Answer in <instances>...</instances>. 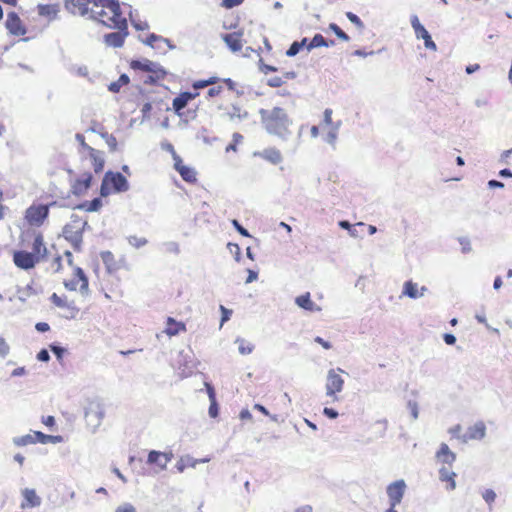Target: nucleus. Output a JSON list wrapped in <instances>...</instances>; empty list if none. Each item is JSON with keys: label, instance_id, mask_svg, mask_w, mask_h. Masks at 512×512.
Masks as SVG:
<instances>
[{"label": "nucleus", "instance_id": "obj_1", "mask_svg": "<svg viewBox=\"0 0 512 512\" xmlns=\"http://www.w3.org/2000/svg\"><path fill=\"white\" fill-rule=\"evenodd\" d=\"M259 115L261 124L269 135L276 136L283 141L290 139L293 121L283 108L273 107L270 110L261 108Z\"/></svg>", "mask_w": 512, "mask_h": 512}, {"label": "nucleus", "instance_id": "obj_2", "mask_svg": "<svg viewBox=\"0 0 512 512\" xmlns=\"http://www.w3.org/2000/svg\"><path fill=\"white\" fill-rule=\"evenodd\" d=\"M110 11L112 12V16L109 17L108 21L111 23L105 20H101V23L109 28H115L118 31L105 34L104 42L110 47L120 48L123 46L125 38L128 36L127 20L122 16L119 1L110 2Z\"/></svg>", "mask_w": 512, "mask_h": 512}, {"label": "nucleus", "instance_id": "obj_3", "mask_svg": "<svg viewBox=\"0 0 512 512\" xmlns=\"http://www.w3.org/2000/svg\"><path fill=\"white\" fill-rule=\"evenodd\" d=\"M340 373H344L341 368L330 369L327 372L325 384L326 396L331 397L333 401L338 400L336 394L341 392L344 387V379L341 377Z\"/></svg>", "mask_w": 512, "mask_h": 512}, {"label": "nucleus", "instance_id": "obj_4", "mask_svg": "<svg viewBox=\"0 0 512 512\" xmlns=\"http://www.w3.org/2000/svg\"><path fill=\"white\" fill-rule=\"evenodd\" d=\"M104 415V407L98 401L90 402L89 405L85 408V420L87 425L92 428V432H95L101 425Z\"/></svg>", "mask_w": 512, "mask_h": 512}, {"label": "nucleus", "instance_id": "obj_5", "mask_svg": "<svg viewBox=\"0 0 512 512\" xmlns=\"http://www.w3.org/2000/svg\"><path fill=\"white\" fill-rule=\"evenodd\" d=\"M74 276L75 279L64 281V286L66 289L70 291H76L77 290V284L78 281L81 282L79 292L83 296H87L89 294V282L88 277L86 276L84 270L80 267H76L74 269Z\"/></svg>", "mask_w": 512, "mask_h": 512}, {"label": "nucleus", "instance_id": "obj_6", "mask_svg": "<svg viewBox=\"0 0 512 512\" xmlns=\"http://www.w3.org/2000/svg\"><path fill=\"white\" fill-rule=\"evenodd\" d=\"M39 261V256L25 250H17L13 253L14 264L23 270L34 268Z\"/></svg>", "mask_w": 512, "mask_h": 512}, {"label": "nucleus", "instance_id": "obj_7", "mask_svg": "<svg viewBox=\"0 0 512 512\" xmlns=\"http://www.w3.org/2000/svg\"><path fill=\"white\" fill-rule=\"evenodd\" d=\"M406 487V483L402 479L387 486L386 492L389 499V507L396 508L401 503Z\"/></svg>", "mask_w": 512, "mask_h": 512}, {"label": "nucleus", "instance_id": "obj_8", "mask_svg": "<svg viewBox=\"0 0 512 512\" xmlns=\"http://www.w3.org/2000/svg\"><path fill=\"white\" fill-rule=\"evenodd\" d=\"M84 228L68 223L63 227L62 235L69 241L75 251H80Z\"/></svg>", "mask_w": 512, "mask_h": 512}, {"label": "nucleus", "instance_id": "obj_9", "mask_svg": "<svg viewBox=\"0 0 512 512\" xmlns=\"http://www.w3.org/2000/svg\"><path fill=\"white\" fill-rule=\"evenodd\" d=\"M130 66L134 70L149 72L157 75V77H165L167 74L166 70L159 63L145 58L132 60Z\"/></svg>", "mask_w": 512, "mask_h": 512}, {"label": "nucleus", "instance_id": "obj_10", "mask_svg": "<svg viewBox=\"0 0 512 512\" xmlns=\"http://www.w3.org/2000/svg\"><path fill=\"white\" fill-rule=\"evenodd\" d=\"M411 26L414 29L415 35L417 39H423L425 48L429 50L436 51L437 46L433 41L430 33L426 30V28L420 23L417 15H412L410 18Z\"/></svg>", "mask_w": 512, "mask_h": 512}, {"label": "nucleus", "instance_id": "obj_11", "mask_svg": "<svg viewBox=\"0 0 512 512\" xmlns=\"http://www.w3.org/2000/svg\"><path fill=\"white\" fill-rule=\"evenodd\" d=\"M104 176L110 185L113 193H123L129 190L130 185L127 178L121 172L107 171Z\"/></svg>", "mask_w": 512, "mask_h": 512}, {"label": "nucleus", "instance_id": "obj_12", "mask_svg": "<svg viewBox=\"0 0 512 512\" xmlns=\"http://www.w3.org/2000/svg\"><path fill=\"white\" fill-rule=\"evenodd\" d=\"M49 215L46 205L31 206L26 210V219L31 225L40 226Z\"/></svg>", "mask_w": 512, "mask_h": 512}, {"label": "nucleus", "instance_id": "obj_13", "mask_svg": "<svg viewBox=\"0 0 512 512\" xmlns=\"http://www.w3.org/2000/svg\"><path fill=\"white\" fill-rule=\"evenodd\" d=\"M5 26L7 30L15 36H23L27 32L16 12H9L7 14Z\"/></svg>", "mask_w": 512, "mask_h": 512}, {"label": "nucleus", "instance_id": "obj_14", "mask_svg": "<svg viewBox=\"0 0 512 512\" xmlns=\"http://www.w3.org/2000/svg\"><path fill=\"white\" fill-rule=\"evenodd\" d=\"M486 436V426L483 421L476 422L468 427L465 434L461 436V441L467 443L470 440H482Z\"/></svg>", "mask_w": 512, "mask_h": 512}, {"label": "nucleus", "instance_id": "obj_15", "mask_svg": "<svg viewBox=\"0 0 512 512\" xmlns=\"http://www.w3.org/2000/svg\"><path fill=\"white\" fill-rule=\"evenodd\" d=\"M93 175L90 172H86L82 178H77L71 184V192L75 196H83L87 190L91 187Z\"/></svg>", "mask_w": 512, "mask_h": 512}, {"label": "nucleus", "instance_id": "obj_16", "mask_svg": "<svg viewBox=\"0 0 512 512\" xmlns=\"http://www.w3.org/2000/svg\"><path fill=\"white\" fill-rule=\"evenodd\" d=\"M199 94L197 92H189L185 91L180 93L177 97L173 99L172 107L174 112L179 116H183L182 110L188 105V103L196 98Z\"/></svg>", "mask_w": 512, "mask_h": 512}, {"label": "nucleus", "instance_id": "obj_17", "mask_svg": "<svg viewBox=\"0 0 512 512\" xmlns=\"http://www.w3.org/2000/svg\"><path fill=\"white\" fill-rule=\"evenodd\" d=\"M22 496L24 500L21 503V507L23 509L39 507L42 503L41 498L36 494V491L34 489H23Z\"/></svg>", "mask_w": 512, "mask_h": 512}, {"label": "nucleus", "instance_id": "obj_18", "mask_svg": "<svg viewBox=\"0 0 512 512\" xmlns=\"http://www.w3.org/2000/svg\"><path fill=\"white\" fill-rule=\"evenodd\" d=\"M435 458L438 462L451 466L456 460V454L450 450L446 443H441Z\"/></svg>", "mask_w": 512, "mask_h": 512}, {"label": "nucleus", "instance_id": "obj_19", "mask_svg": "<svg viewBox=\"0 0 512 512\" xmlns=\"http://www.w3.org/2000/svg\"><path fill=\"white\" fill-rule=\"evenodd\" d=\"M223 117L227 118L230 122L236 123L246 120L249 117V113L238 105H232L231 108L223 114Z\"/></svg>", "mask_w": 512, "mask_h": 512}, {"label": "nucleus", "instance_id": "obj_20", "mask_svg": "<svg viewBox=\"0 0 512 512\" xmlns=\"http://www.w3.org/2000/svg\"><path fill=\"white\" fill-rule=\"evenodd\" d=\"M254 155H258L274 165L281 163L283 160L280 151L276 148H267L262 152L255 153Z\"/></svg>", "mask_w": 512, "mask_h": 512}, {"label": "nucleus", "instance_id": "obj_21", "mask_svg": "<svg viewBox=\"0 0 512 512\" xmlns=\"http://www.w3.org/2000/svg\"><path fill=\"white\" fill-rule=\"evenodd\" d=\"M89 157L92 161V165H93V168H94V171L96 173H99L103 170L104 168V164H105V159H104V156H103V152L102 151H99L97 149H94V148H89Z\"/></svg>", "mask_w": 512, "mask_h": 512}, {"label": "nucleus", "instance_id": "obj_22", "mask_svg": "<svg viewBox=\"0 0 512 512\" xmlns=\"http://www.w3.org/2000/svg\"><path fill=\"white\" fill-rule=\"evenodd\" d=\"M438 472H439V480L442 482L448 483L447 489L451 490V491L455 490V488H456L455 477L457 476V474L453 471H450L445 466L441 467Z\"/></svg>", "mask_w": 512, "mask_h": 512}, {"label": "nucleus", "instance_id": "obj_23", "mask_svg": "<svg viewBox=\"0 0 512 512\" xmlns=\"http://www.w3.org/2000/svg\"><path fill=\"white\" fill-rule=\"evenodd\" d=\"M295 303L302 309L306 311H319L320 307L316 306V304L311 300L310 293L307 292L303 295L296 297Z\"/></svg>", "mask_w": 512, "mask_h": 512}, {"label": "nucleus", "instance_id": "obj_24", "mask_svg": "<svg viewBox=\"0 0 512 512\" xmlns=\"http://www.w3.org/2000/svg\"><path fill=\"white\" fill-rule=\"evenodd\" d=\"M224 42L233 52L240 51L242 48V43L240 39V34L238 33H228L222 36Z\"/></svg>", "mask_w": 512, "mask_h": 512}, {"label": "nucleus", "instance_id": "obj_25", "mask_svg": "<svg viewBox=\"0 0 512 512\" xmlns=\"http://www.w3.org/2000/svg\"><path fill=\"white\" fill-rule=\"evenodd\" d=\"M402 295L411 299L423 297V293H419L418 291L417 283H414L412 280H408L404 283Z\"/></svg>", "mask_w": 512, "mask_h": 512}, {"label": "nucleus", "instance_id": "obj_26", "mask_svg": "<svg viewBox=\"0 0 512 512\" xmlns=\"http://www.w3.org/2000/svg\"><path fill=\"white\" fill-rule=\"evenodd\" d=\"M167 328L165 330V332L169 335V336H175L177 334H179L181 331H185L186 330V327H185V324L182 323V322H177L175 321L173 318L169 317L168 320H167Z\"/></svg>", "mask_w": 512, "mask_h": 512}, {"label": "nucleus", "instance_id": "obj_27", "mask_svg": "<svg viewBox=\"0 0 512 512\" xmlns=\"http://www.w3.org/2000/svg\"><path fill=\"white\" fill-rule=\"evenodd\" d=\"M32 252L35 255L39 256V258H44L47 254V249L44 245L43 236L41 234L37 235L34 239L33 246H32Z\"/></svg>", "mask_w": 512, "mask_h": 512}, {"label": "nucleus", "instance_id": "obj_28", "mask_svg": "<svg viewBox=\"0 0 512 512\" xmlns=\"http://www.w3.org/2000/svg\"><path fill=\"white\" fill-rule=\"evenodd\" d=\"M197 464V459H194L190 455H185L182 456L176 463V469L178 470V472L182 473L187 467L195 468Z\"/></svg>", "mask_w": 512, "mask_h": 512}, {"label": "nucleus", "instance_id": "obj_29", "mask_svg": "<svg viewBox=\"0 0 512 512\" xmlns=\"http://www.w3.org/2000/svg\"><path fill=\"white\" fill-rule=\"evenodd\" d=\"M164 453L156 450H151L148 453L147 463L149 465L155 464L160 469L165 470V462H163Z\"/></svg>", "mask_w": 512, "mask_h": 512}, {"label": "nucleus", "instance_id": "obj_30", "mask_svg": "<svg viewBox=\"0 0 512 512\" xmlns=\"http://www.w3.org/2000/svg\"><path fill=\"white\" fill-rule=\"evenodd\" d=\"M181 178L189 183H193L196 181V172L193 168L188 166H181L177 171Z\"/></svg>", "mask_w": 512, "mask_h": 512}, {"label": "nucleus", "instance_id": "obj_31", "mask_svg": "<svg viewBox=\"0 0 512 512\" xmlns=\"http://www.w3.org/2000/svg\"><path fill=\"white\" fill-rule=\"evenodd\" d=\"M130 79L127 74H121L117 81L111 82L108 90L113 93H118L122 86L127 85Z\"/></svg>", "mask_w": 512, "mask_h": 512}, {"label": "nucleus", "instance_id": "obj_32", "mask_svg": "<svg viewBox=\"0 0 512 512\" xmlns=\"http://www.w3.org/2000/svg\"><path fill=\"white\" fill-rule=\"evenodd\" d=\"M50 300L51 302L59 307V308H68V309H73L75 310V306H74V302H68L65 298H62L60 296H58L56 293H53L51 296H50Z\"/></svg>", "mask_w": 512, "mask_h": 512}, {"label": "nucleus", "instance_id": "obj_33", "mask_svg": "<svg viewBox=\"0 0 512 512\" xmlns=\"http://www.w3.org/2000/svg\"><path fill=\"white\" fill-rule=\"evenodd\" d=\"M12 442L15 446L22 447L30 444H35L36 440L33 434H26L23 436H17L12 439Z\"/></svg>", "mask_w": 512, "mask_h": 512}, {"label": "nucleus", "instance_id": "obj_34", "mask_svg": "<svg viewBox=\"0 0 512 512\" xmlns=\"http://www.w3.org/2000/svg\"><path fill=\"white\" fill-rule=\"evenodd\" d=\"M38 13L41 16L55 17L58 13V7L56 5L39 4Z\"/></svg>", "mask_w": 512, "mask_h": 512}, {"label": "nucleus", "instance_id": "obj_35", "mask_svg": "<svg viewBox=\"0 0 512 512\" xmlns=\"http://www.w3.org/2000/svg\"><path fill=\"white\" fill-rule=\"evenodd\" d=\"M235 343L238 344L239 353L242 355L251 354L254 350V345L247 342L243 338H240V337L236 338Z\"/></svg>", "mask_w": 512, "mask_h": 512}, {"label": "nucleus", "instance_id": "obj_36", "mask_svg": "<svg viewBox=\"0 0 512 512\" xmlns=\"http://www.w3.org/2000/svg\"><path fill=\"white\" fill-rule=\"evenodd\" d=\"M35 293L36 291L34 290L33 286L28 284L25 287L18 289L17 297L21 302H25L29 297H31Z\"/></svg>", "mask_w": 512, "mask_h": 512}, {"label": "nucleus", "instance_id": "obj_37", "mask_svg": "<svg viewBox=\"0 0 512 512\" xmlns=\"http://www.w3.org/2000/svg\"><path fill=\"white\" fill-rule=\"evenodd\" d=\"M326 45V39L321 34H315L309 44L307 45V50L311 51L317 47H324Z\"/></svg>", "mask_w": 512, "mask_h": 512}, {"label": "nucleus", "instance_id": "obj_38", "mask_svg": "<svg viewBox=\"0 0 512 512\" xmlns=\"http://www.w3.org/2000/svg\"><path fill=\"white\" fill-rule=\"evenodd\" d=\"M329 30H331L342 41L347 42L350 40L349 35L344 32L336 23H330Z\"/></svg>", "mask_w": 512, "mask_h": 512}, {"label": "nucleus", "instance_id": "obj_39", "mask_svg": "<svg viewBox=\"0 0 512 512\" xmlns=\"http://www.w3.org/2000/svg\"><path fill=\"white\" fill-rule=\"evenodd\" d=\"M101 137L105 140L107 143L109 149L111 152H115L117 150V140L116 138L107 132L100 133Z\"/></svg>", "mask_w": 512, "mask_h": 512}, {"label": "nucleus", "instance_id": "obj_40", "mask_svg": "<svg viewBox=\"0 0 512 512\" xmlns=\"http://www.w3.org/2000/svg\"><path fill=\"white\" fill-rule=\"evenodd\" d=\"M128 243L135 248H141L145 246L148 241L144 237H137L133 235L128 237Z\"/></svg>", "mask_w": 512, "mask_h": 512}, {"label": "nucleus", "instance_id": "obj_41", "mask_svg": "<svg viewBox=\"0 0 512 512\" xmlns=\"http://www.w3.org/2000/svg\"><path fill=\"white\" fill-rule=\"evenodd\" d=\"M101 259L103 263L106 265V267L110 270L111 267L114 265V255L110 251H102L100 253Z\"/></svg>", "mask_w": 512, "mask_h": 512}, {"label": "nucleus", "instance_id": "obj_42", "mask_svg": "<svg viewBox=\"0 0 512 512\" xmlns=\"http://www.w3.org/2000/svg\"><path fill=\"white\" fill-rule=\"evenodd\" d=\"M341 125V122H337L334 127L328 132L327 136H326V141L327 143L331 144V145H334L335 142H336V139H337V133H338V129Z\"/></svg>", "mask_w": 512, "mask_h": 512}, {"label": "nucleus", "instance_id": "obj_43", "mask_svg": "<svg viewBox=\"0 0 512 512\" xmlns=\"http://www.w3.org/2000/svg\"><path fill=\"white\" fill-rule=\"evenodd\" d=\"M347 19L353 23L359 30L364 29L363 21L353 12H346Z\"/></svg>", "mask_w": 512, "mask_h": 512}, {"label": "nucleus", "instance_id": "obj_44", "mask_svg": "<svg viewBox=\"0 0 512 512\" xmlns=\"http://www.w3.org/2000/svg\"><path fill=\"white\" fill-rule=\"evenodd\" d=\"M103 203L100 197H96L89 201V205L86 208L87 212H97L101 207Z\"/></svg>", "mask_w": 512, "mask_h": 512}, {"label": "nucleus", "instance_id": "obj_45", "mask_svg": "<svg viewBox=\"0 0 512 512\" xmlns=\"http://www.w3.org/2000/svg\"><path fill=\"white\" fill-rule=\"evenodd\" d=\"M50 350L56 356L57 360H61L66 352V349L56 343L50 345Z\"/></svg>", "mask_w": 512, "mask_h": 512}, {"label": "nucleus", "instance_id": "obj_46", "mask_svg": "<svg viewBox=\"0 0 512 512\" xmlns=\"http://www.w3.org/2000/svg\"><path fill=\"white\" fill-rule=\"evenodd\" d=\"M111 193H113V190L111 189L110 185L108 184V181H107L106 177L104 176L103 179H102V182H101V186H100V196L101 197H107Z\"/></svg>", "mask_w": 512, "mask_h": 512}, {"label": "nucleus", "instance_id": "obj_47", "mask_svg": "<svg viewBox=\"0 0 512 512\" xmlns=\"http://www.w3.org/2000/svg\"><path fill=\"white\" fill-rule=\"evenodd\" d=\"M482 497L484 499V501L489 505L491 506L492 503H494L497 495L495 493L494 490L492 489H486L483 493H482Z\"/></svg>", "mask_w": 512, "mask_h": 512}, {"label": "nucleus", "instance_id": "obj_48", "mask_svg": "<svg viewBox=\"0 0 512 512\" xmlns=\"http://www.w3.org/2000/svg\"><path fill=\"white\" fill-rule=\"evenodd\" d=\"M301 49V45L298 43V41H294L287 49L286 55L288 57H294L300 52Z\"/></svg>", "mask_w": 512, "mask_h": 512}, {"label": "nucleus", "instance_id": "obj_49", "mask_svg": "<svg viewBox=\"0 0 512 512\" xmlns=\"http://www.w3.org/2000/svg\"><path fill=\"white\" fill-rule=\"evenodd\" d=\"M130 18H131V24L132 26L138 30V31H144V30H147L149 28V24L146 22V21H136L132 18V14L130 13Z\"/></svg>", "mask_w": 512, "mask_h": 512}, {"label": "nucleus", "instance_id": "obj_50", "mask_svg": "<svg viewBox=\"0 0 512 512\" xmlns=\"http://www.w3.org/2000/svg\"><path fill=\"white\" fill-rule=\"evenodd\" d=\"M220 311H221L220 325L222 326L225 322L230 320V317L232 315V310L224 307L223 305H220Z\"/></svg>", "mask_w": 512, "mask_h": 512}, {"label": "nucleus", "instance_id": "obj_51", "mask_svg": "<svg viewBox=\"0 0 512 512\" xmlns=\"http://www.w3.org/2000/svg\"><path fill=\"white\" fill-rule=\"evenodd\" d=\"M231 223H232L233 227L236 229V231H237L240 235H242V236H244V237H250V233L248 232V230H247L246 228H244V227L239 223V221H238V220L233 219Z\"/></svg>", "mask_w": 512, "mask_h": 512}, {"label": "nucleus", "instance_id": "obj_52", "mask_svg": "<svg viewBox=\"0 0 512 512\" xmlns=\"http://www.w3.org/2000/svg\"><path fill=\"white\" fill-rule=\"evenodd\" d=\"M162 39V36L160 35H157L155 33H151L148 35V37L143 41L144 44H146L147 46H150L152 48H155L154 46V42L156 41H161Z\"/></svg>", "mask_w": 512, "mask_h": 512}, {"label": "nucleus", "instance_id": "obj_53", "mask_svg": "<svg viewBox=\"0 0 512 512\" xmlns=\"http://www.w3.org/2000/svg\"><path fill=\"white\" fill-rule=\"evenodd\" d=\"M10 352V346L7 344L5 339L0 336V356L5 358Z\"/></svg>", "mask_w": 512, "mask_h": 512}, {"label": "nucleus", "instance_id": "obj_54", "mask_svg": "<svg viewBox=\"0 0 512 512\" xmlns=\"http://www.w3.org/2000/svg\"><path fill=\"white\" fill-rule=\"evenodd\" d=\"M243 140V136L240 133H234L233 134V143L229 144L226 147V151H236V144L240 143Z\"/></svg>", "mask_w": 512, "mask_h": 512}, {"label": "nucleus", "instance_id": "obj_55", "mask_svg": "<svg viewBox=\"0 0 512 512\" xmlns=\"http://www.w3.org/2000/svg\"><path fill=\"white\" fill-rule=\"evenodd\" d=\"M208 414L211 418H216L219 415V405L216 400L210 402Z\"/></svg>", "mask_w": 512, "mask_h": 512}, {"label": "nucleus", "instance_id": "obj_56", "mask_svg": "<svg viewBox=\"0 0 512 512\" xmlns=\"http://www.w3.org/2000/svg\"><path fill=\"white\" fill-rule=\"evenodd\" d=\"M408 408H409V410L411 412V416H412L413 420H416L418 418V415H419V409H418L417 402L410 400L408 402Z\"/></svg>", "mask_w": 512, "mask_h": 512}, {"label": "nucleus", "instance_id": "obj_57", "mask_svg": "<svg viewBox=\"0 0 512 512\" xmlns=\"http://www.w3.org/2000/svg\"><path fill=\"white\" fill-rule=\"evenodd\" d=\"M284 84V80L281 77L275 76L267 80V85L273 88L280 87Z\"/></svg>", "mask_w": 512, "mask_h": 512}, {"label": "nucleus", "instance_id": "obj_58", "mask_svg": "<svg viewBox=\"0 0 512 512\" xmlns=\"http://www.w3.org/2000/svg\"><path fill=\"white\" fill-rule=\"evenodd\" d=\"M244 0H222L221 5L226 9H232L243 3Z\"/></svg>", "mask_w": 512, "mask_h": 512}, {"label": "nucleus", "instance_id": "obj_59", "mask_svg": "<svg viewBox=\"0 0 512 512\" xmlns=\"http://www.w3.org/2000/svg\"><path fill=\"white\" fill-rule=\"evenodd\" d=\"M475 318L479 323L484 324L488 329H490L491 331H493L496 334H499L498 329L490 327V325L487 323V319L484 314H476Z\"/></svg>", "mask_w": 512, "mask_h": 512}, {"label": "nucleus", "instance_id": "obj_60", "mask_svg": "<svg viewBox=\"0 0 512 512\" xmlns=\"http://www.w3.org/2000/svg\"><path fill=\"white\" fill-rule=\"evenodd\" d=\"M115 512H137V510L131 503H124L118 506Z\"/></svg>", "mask_w": 512, "mask_h": 512}, {"label": "nucleus", "instance_id": "obj_61", "mask_svg": "<svg viewBox=\"0 0 512 512\" xmlns=\"http://www.w3.org/2000/svg\"><path fill=\"white\" fill-rule=\"evenodd\" d=\"M152 110V104L150 102H146L142 108H141V112H142V121L148 119L150 117V112Z\"/></svg>", "mask_w": 512, "mask_h": 512}, {"label": "nucleus", "instance_id": "obj_62", "mask_svg": "<svg viewBox=\"0 0 512 512\" xmlns=\"http://www.w3.org/2000/svg\"><path fill=\"white\" fill-rule=\"evenodd\" d=\"M228 248H229L230 252L235 255V260L239 261L241 252H240V247L238 246V244L228 243Z\"/></svg>", "mask_w": 512, "mask_h": 512}, {"label": "nucleus", "instance_id": "obj_63", "mask_svg": "<svg viewBox=\"0 0 512 512\" xmlns=\"http://www.w3.org/2000/svg\"><path fill=\"white\" fill-rule=\"evenodd\" d=\"M33 436L35 437L36 443L39 442L41 444H47V438H48L47 434H44L41 431H35L33 433Z\"/></svg>", "mask_w": 512, "mask_h": 512}, {"label": "nucleus", "instance_id": "obj_64", "mask_svg": "<svg viewBox=\"0 0 512 512\" xmlns=\"http://www.w3.org/2000/svg\"><path fill=\"white\" fill-rule=\"evenodd\" d=\"M37 359L41 362H48L50 360V354L47 349H41L37 354Z\"/></svg>", "mask_w": 512, "mask_h": 512}]
</instances>
